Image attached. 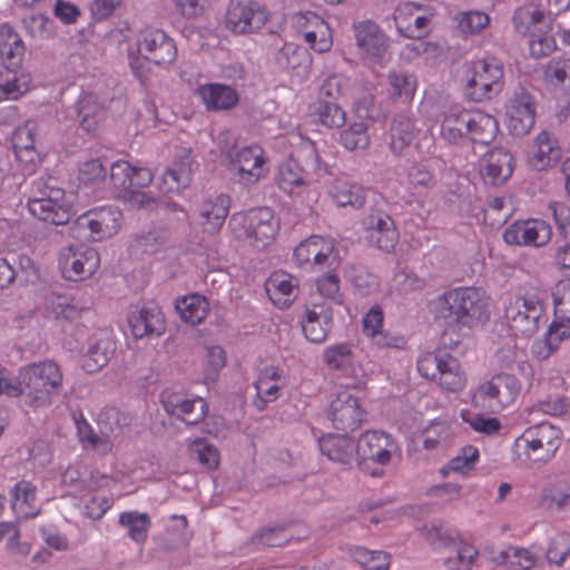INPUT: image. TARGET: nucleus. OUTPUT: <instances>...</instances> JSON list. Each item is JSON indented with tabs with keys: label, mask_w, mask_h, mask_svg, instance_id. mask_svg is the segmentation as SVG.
I'll use <instances>...</instances> for the list:
<instances>
[{
	"label": "nucleus",
	"mask_w": 570,
	"mask_h": 570,
	"mask_svg": "<svg viewBox=\"0 0 570 570\" xmlns=\"http://www.w3.org/2000/svg\"><path fill=\"white\" fill-rule=\"evenodd\" d=\"M436 318L472 327L489 318V299L475 287H459L444 292L431 302Z\"/></svg>",
	"instance_id": "obj_1"
},
{
	"label": "nucleus",
	"mask_w": 570,
	"mask_h": 570,
	"mask_svg": "<svg viewBox=\"0 0 570 570\" xmlns=\"http://www.w3.org/2000/svg\"><path fill=\"white\" fill-rule=\"evenodd\" d=\"M24 385V403L30 407L52 404L62 387V373L57 363L43 361L28 364L19 370Z\"/></svg>",
	"instance_id": "obj_2"
},
{
	"label": "nucleus",
	"mask_w": 570,
	"mask_h": 570,
	"mask_svg": "<svg viewBox=\"0 0 570 570\" xmlns=\"http://www.w3.org/2000/svg\"><path fill=\"white\" fill-rule=\"evenodd\" d=\"M33 197L28 202L29 212L38 219L52 225H65L71 217L66 193L55 177H41L32 184Z\"/></svg>",
	"instance_id": "obj_3"
},
{
	"label": "nucleus",
	"mask_w": 570,
	"mask_h": 570,
	"mask_svg": "<svg viewBox=\"0 0 570 570\" xmlns=\"http://www.w3.org/2000/svg\"><path fill=\"white\" fill-rule=\"evenodd\" d=\"M521 389L522 384L517 376L495 374L470 390L471 404L474 409L500 413L515 404Z\"/></svg>",
	"instance_id": "obj_4"
},
{
	"label": "nucleus",
	"mask_w": 570,
	"mask_h": 570,
	"mask_svg": "<svg viewBox=\"0 0 570 570\" xmlns=\"http://www.w3.org/2000/svg\"><path fill=\"white\" fill-rule=\"evenodd\" d=\"M229 225L235 233H238V237H243L257 248L267 246L279 230V220L268 207L234 214Z\"/></svg>",
	"instance_id": "obj_5"
},
{
	"label": "nucleus",
	"mask_w": 570,
	"mask_h": 570,
	"mask_svg": "<svg viewBox=\"0 0 570 570\" xmlns=\"http://www.w3.org/2000/svg\"><path fill=\"white\" fill-rule=\"evenodd\" d=\"M503 313L514 336L530 337L538 332L544 308L535 295H514L504 299Z\"/></svg>",
	"instance_id": "obj_6"
},
{
	"label": "nucleus",
	"mask_w": 570,
	"mask_h": 570,
	"mask_svg": "<svg viewBox=\"0 0 570 570\" xmlns=\"http://www.w3.org/2000/svg\"><path fill=\"white\" fill-rule=\"evenodd\" d=\"M562 432L549 422L529 426L517 440L515 445L523 448L525 455L534 462L550 461L561 445Z\"/></svg>",
	"instance_id": "obj_7"
},
{
	"label": "nucleus",
	"mask_w": 570,
	"mask_h": 570,
	"mask_svg": "<svg viewBox=\"0 0 570 570\" xmlns=\"http://www.w3.org/2000/svg\"><path fill=\"white\" fill-rule=\"evenodd\" d=\"M465 78V94L474 101L490 99L503 88V68L494 60L473 61Z\"/></svg>",
	"instance_id": "obj_8"
},
{
	"label": "nucleus",
	"mask_w": 570,
	"mask_h": 570,
	"mask_svg": "<svg viewBox=\"0 0 570 570\" xmlns=\"http://www.w3.org/2000/svg\"><path fill=\"white\" fill-rule=\"evenodd\" d=\"M268 21L265 7L253 0H230L225 13V28L236 35L256 33Z\"/></svg>",
	"instance_id": "obj_9"
},
{
	"label": "nucleus",
	"mask_w": 570,
	"mask_h": 570,
	"mask_svg": "<svg viewBox=\"0 0 570 570\" xmlns=\"http://www.w3.org/2000/svg\"><path fill=\"white\" fill-rule=\"evenodd\" d=\"M355 47L362 62L366 66L380 65L390 47V39L381 27L372 20L353 24Z\"/></svg>",
	"instance_id": "obj_10"
},
{
	"label": "nucleus",
	"mask_w": 570,
	"mask_h": 570,
	"mask_svg": "<svg viewBox=\"0 0 570 570\" xmlns=\"http://www.w3.org/2000/svg\"><path fill=\"white\" fill-rule=\"evenodd\" d=\"M365 416L363 402L352 387L340 390L327 410V419L333 428L345 432L358 429Z\"/></svg>",
	"instance_id": "obj_11"
},
{
	"label": "nucleus",
	"mask_w": 570,
	"mask_h": 570,
	"mask_svg": "<svg viewBox=\"0 0 570 570\" xmlns=\"http://www.w3.org/2000/svg\"><path fill=\"white\" fill-rule=\"evenodd\" d=\"M400 455L401 449L397 441L383 431H366L361 434L356 443V458L360 465L368 461L385 466Z\"/></svg>",
	"instance_id": "obj_12"
},
{
	"label": "nucleus",
	"mask_w": 570,
	"mask_h": 570,
	"mask_svg": "<svg viewBox=\"0 0 570 570\" xmlns=\"http://www.w3.org/2000/svg\"><path fill=\"white\" fill-rule=\"evenodd\" d=\"M141 58L160 68H168L177 59V47L173 38L158 28L142 29L136 39Z\"/></svg>",
	"instance_id": "obj_13"
},
{
	"label": "nucleus",
	"mask_w": 570,
	"mask_h": 570,
	"mask_svg": "<svg viewBox=\"0 0 570 570\" xmlns=\"http://www.w3.org/2000/svg\"><path fill=\"white\" fill-rule=\"evenodd\" d=\"M122 220L121 210L112 205L99 206L87 210L75 220L78 229L88 230L83 237L100 242L112 237L119 230Z\"/></svg>",
	"instance_id": "obj_14"
},
{
	"label": "nucleus",
	"mask_w": 570,
	"mask_h": 570,
	"mask_svg": "<svg viewBox=\"0 0 570 570\" xmlns=\"http://www.w3.org/2000/svg\"><path fill=\"white\" fill-rule=\"evenodd\" d=\"M299 324L304 337L313 344H322L328 337L334 322L333 307L328 302L320 301L315 296H309L305 303Z\"/></svg>",
	"instance_id": "obj_15"
},
{
	"label": "nucleus",
	"mask_w": 570,
	"mask_h": 570,
	"mask_svg": "<svg viewBox=\"0 0 570 570\" xmlns=\"http://www.w3.org/2000/svg\"><path fill=\"white\" fill-rule=\"evenodd\" d=\"M100 257L95 248L70 245L59 253V268L62 276L71 282L85 281L98 269Z\"/></svg>",
	"instance_id": "obj_16"
},
{
	"label": "nucleus",
	"mask_w": 570,
	"mask_h": 570,
	"mask_svg": "<svg viewBox=\"0 0 570 570\" xmlns=\"http://www.w3.org/2000/svg\"><path fill=\"white\" fill-rule=\"evenodd\" d=\"M552 236L551 227L541 219L518 220L505 228L503 239L509 245L542 247Z\"/></svg>",
	"instance_id": "obj_17"
},
{
	"label": "nucleus",
	"mask_w": 570,
	"mask_h": 570,
	"mask_svg": "<svg viewBox=\"0 0 570 570\" xmlns=\"http://www.w3.org/2000/svg\"><path fill=\"white\" fill-rule=\"evenodd\" d=\"M535 119L534 104L523 89L515 94L507 105V127L513 136H525L533 128Z\"/></svg>",
	"instance_id": "obj_18"
},
{
	"label": "nucleus",
	"mask_w": 570,
	"mask_h": 570,
	"mask_svg": "<svg viewBox=\"0 0 570 570\" xmlns=\"http://www.w3.org/2000/svg\"><path fill=\"white\" fill-rule=\"evenodd\" d=\"M99 424L107 431L102 436L97 435L87 422H78V433L81 441L88 442L92 448L107 452L110 450L108 433L117 434L121 431L122 425L128 424L127 417L116 407L106 409L99 415Z\"/></svg>",
	"instance_id": "obj_19"
},
{
	"label": "nucleus",
	"mask_w": 570,
	"mask_h": 570,
	"mask_svg": "<svg viewBox=\"0 0 570 570\" xmlns=\"http://www.w3.org/2000/svg\"><path fill=\"white\" fill-rule=\"evenodd\" d=\"M368 239L379 249L390 253L399 240V233L393 219L382 210H373L363 219Z\"/></svg>",
	"instance_id": "obj_20"
},
{
	"label": "nucleus",
	"mask_w": 570,
	"mask_h": 570,
	"mask_svg": "<svg viewBox=\"0 0 570 570\" xmlns=\"http://www.w3.org/2000/svg\"><path fill=\"white\" fill-rule=\"evenodd\" d=\"M228 161L245 184H254L265 175L266 159L258 145L239 147Z\"/></svg>",
	"instance_id": "obj_21"
},
{
	"label": "nucleus",
	"mask_w": 570,
	"mask_h": 570,
	"mask_svg": "<svg viewBox=\"0 0 570 570\" xmlns=\"http://www.w3.org/2000/svg\"><path fill=\"white\" fill-rule=\"evenodd\" d=\"M128 323L135 337L159 336L165 331V318L155 303L137 306L128 316Z\"/></svg>",
	"instance_id": "obj_22"
},
{
	"label": "nucleus",
	"mask_w": 570,
	"mask_h": 570,
	"mask_svg": "<svg viewBox=\"0 0 570 570\" xmlns=\"http://www.w3.org/2000/svg\"><path fill=\"white\" fill-rule=\"evenodd\" d=\"M334 252L332 238L313 235L302 242L294 250V261L306 268L323 267Z\"/></svg>",
	"instance_id": "obj_23"
},
{
	"label": "nucleus",
	"mask_w": 570,
	"mask_h": 570,
	"mask_svg": "<svg viewBox=\"0 0 570 570\" xmlns=\"http://www.w3.org/2000/svg\"><path fill=\"white\" fill-rule=\"evenodd\" d=\"M116 348L115 341L107 330L92 334L87 343V350L82 356V367L88 373H95L109 362Z\"/></svg>",
	"instance_id": "obj_24"
},
{
	"label": "nucleus",
	"mask_w": 570,
	"mask_h": 570,
	"mask_svg": "<svg viewBox=\"0 0 570 570\" xmlns=\"http://www.w3.org/2000/svg\"><path fill=\"white\" fill-rule=\"evenodd\" d=\"M514 161L512 155L503 148H494L481 159L480 173L491 185H501L513 173Z\"/></svg>",
	"instance_id": "obj_25"
},
{
	"label": "nucleus",
	"mask_w": 570,
	"mask_h": 570,
	"mask_svg": "<svg viewBox=\"0 0 570 570\" xmlns=\"http://www.w3.org/2000/svg\"><path fill=\"white\" fill-rule=\"evenodd\" d=\"M229 197L224 194L200 204L197 219L204 233L215 235L222 229L229 213Z\"/></svg>",
	"instance_id": "obj_26"
},
{
	"label": "nucleus",
	"mask_w": 570,
	"mask_h": 570,
	"mask_svg": "<svg viewBox=\"0 0 570 570\" xmlns=\"http://www.w3.org/2000/svg\"><path fill=\"white\" fill-rule=\"evenodd\" d=\"M283 385V371L278 366L264 365L259 367L258 377L255 382V389L257 392L255 406L259 411H263L267 403L276 401Z\"/></svg>",
	"instance_id": "obj_27"
},
{
	"label": "nucleus",
	"mask_w": 570,
	"mask_h": 570,
	"mask_svg": "<svg viewBox=\"0 0 570 570\" xmlns=\"http://www.w3.org/2000/svg\"><path fill=\"white\" fill-rule=\"evenodd\" d=\"M469 110L453 107L442 114L440 136L449 145L466 144L469 132Z\"/></svg>",
	"instance_id": "obj_28"
},
{
	"label": "nucleus",
	"mask_w": 570,
	"mask_h": 570,
	"mask_svg": "<svg viewBox=\"0 0 570 570\" xmlns=\"http://www.w3.org/2000/svg\"><path fill=\"white\" fill-rule=\"evenodd\" d=\"M268 60L281 70H294L309 62V57L304 47L276 39L268 51Z\"/></svg>",
	"instance_id": "obj_29"
},
{
	"label": "nucleus",
	"mask_w": 570,
	"mask_h": 570,
	"mask_svg": "<svg viewBox=\"0 0 570 570\" xmlns=\"http://www.w3.org/2000/svg\"><path fill=\"white\" fill-rule=\"evenodd\" d=\"M298 27H315V30H304V39L317 52H326L332 47V36L327 23L314 12L299 13L296 18Z\"/></svg>",
	"instance_id": "obj_30"
},
{
	"label": "nucleus",
	"mask_w": 570,
	"mask_h": 570,
	"mask_svg": "<svg viewBox=\"0 0 570 570\" xmlns=\"http://www.w3.org/2000/svg\"><path fill=\"white\" fill-rule=\"evenodd\" d=\"M193 157L190 153H184L168 167L161 176L159 188L164 193H178L186 188L191 180Z\"/></svg>",
	"instance_id": "obj_31"
},
{
	"label": "nucleus",
	"mask_w": 570,
	"mask_h": 570,
	"mask_svg": "<svg viewBox=\"0 0 570 570\" xmlns=\"http://www.w3.org/2000/svg\"><path fill=\"white\" fill-rule=\"evenodd\" d=\"M26 47L20 35L8 23L0 26V58L6 69L21 66Z\"/></svg>",
	"instance_id": "obj_32"
},
{
	"label": "nucleus",
	"mask_w": 570,
	"mask_h": 570,
	"mask_svg": "<svg viewBox=\"0 0 570 570\" xmlns=\"http://www.w3.org/2000/svg\"><path fill=\"white\" fill-rule=\"evenodd\" d=\"M318 444L322 454L333 462L347 464L356 454V444L347 435L327 434L320 439Z\"/></svg>",
	"instance_id": "obj_33"
},
{
	"label": "nucleus",
	"mask_w": 570,
	"mask_h": 570,
	"mask_svg": "<svg viewBox=\"0 0 570 570\" xmlns=\"http://www.w3.org/2000/svg\"><path fill=\"white\" fill-rule=\"evenodd\" d=\"M206 108L209 110H228L238 102V95L230 86L208 83L197 90Z\"/></svg>",
	"instance_id": "obj_34"
},
{
	"label": "nucleus",
	"mask_w": 570,
	"mask_h": 570,
	"mask_svg": "<svg viewBox=\"0 0 570 570\" xmlns=\"http://www.w3.org/2000/svg\"><path fill=\"white\" fill-rule=\"evenodd\" d=\"M271 299L281 308H287L298 293V282L285 273H274L266 284Z\"/></svg>",
	"instance_id": "obj_35"
},
{
	"label": "nucleus",
	"mask_w": 570,
	"mask_h": 570,
	"mask_svg": "<svg viewBox=\"0 0 570 570\" xmlns=\"http://www.w3.org/2000/svg\"><path fill=\"white\" fill-rule=\"evenodd\" d=\"M530 163L538 169L542 170L556 164L561 157V149L556 138L548 131H541L534 140L531 150Z\"/></svg>",
	"instance_id": "obj_36"
},
{
	"label": "nucleus",
	"mask_w": 570,
	"mask_h": 570,
	"mask_svg": "<svg viewBox=\"0 0 570 570\" xmlns=\"http://www.w3.org/2000/svg\"><path fill=\"white\" fill-rule=\"evenodd\" d=\"M420 130L412 118L406 115H397L393 118L390 128V148L393 154L401 156L410 147Z\"/></svg>",
	"instance_id": "obj_37"
},
{
	"label": "nucleus",
	"mask_w": 570,
	"mask_h": 570,
	"mask_svg": "<svg viewBox=\"0 0 570 570\" xmlns=\"http://www.w3.org/2000/svg\"><path fill=\"white\" fill-rule=\"evenodd\" d=\"M469 132L466 142L489 145L498 134L499 127L494 117L480 111H469Z\"/></svg>",
	"instance_id": "obj_38"
},
{
	"label": "nucleus",
	"mask_w": 570,
	"mask_h": 570,
	"mask_svg": "<svg viewBox=\"0 0 570 570\" xmlns=\"http://www.w3.org/2000/svg\"><path fill=\"white\" fill-rule=\"evenodd\" d=\"M365 194L366 190L361 185L343 178L336 179L330 188L332 199L341 207H362L365 203Z\"/></svg>",
	"instance_id": "obj_39"
},
{
	"label": "nucleus",
	"mask_w": 570,
	"mask_h": 570,
	"mask_svg": "<svg viewBox=\"0 0 570 570\" xmlns=\"http://www.w3.org/2000/svg\"><path fill=\"white\" fill-rule=\"evenodd\" d=\"M539 559V553L527 548L510 546L499 551L493 560L510 570H530Z\"/></svg>",
	"instance_id": "obj_40"
},
{
	"label": "nucleus",
	"mask_w": 570,
	"mask_h": 570,
	"mask_svg": "<svg viewBox=\"0 0 570 570\" xmlns=\"http://www.w3.org/2000/svg\"><path fill=\"white\" fill-rule=\"evenodd\" d=\"M435 382L449 392H459L465 386L466 375L460 362L451 354L445 356Z\"/></svg>",
	"instance_id": "obj_41"
},
{
	"label": "nucleus",
	"mask_w": 570,
	"mask_h": 570,
	"mask_svg": "<svg viewBox=\"0 0 570 570\" xmlns=\"http://www.w3.org/2000/svg\"><path fill=\"white\" fill-rule=\"evenodd\" d=\"M119 524L127 529L128 537L137 544H144L147 541L151 527V521L147 513L138 511L121 512Z\"/></svg>",
	"instance_id": "obj_42"
},
{
	"label": "nucleus",
	"mask_w": 570,
	"mask_h": 570,
	"mask_svg": "<svg viewBox=\"0 0 570 570\" xmlns=\"http://www.w3.org/2000/svg\"><path fill=\"white\" fill-rule=\"evenodd\" d=\"M407 184L414 195L425 196L433 190L438 180L425 163H414L406 173Z\"/></svg>",
	"instance_id": "obj_43"
},
{
	"label": "nucleus",
	"mask_w": 570,
	"mask_h": 570,
	"mask_svg": "<svg viewBox=\"0 0 570 570\" xmlns=\"http://www.w3.org/2000/svg\"><path fill=\"white\" fill-rule=\"evenodd\" d=\"M390 96L394 100L409 102L416 90V78L406 71L392 70L387 75Z\"/></svg>",
	"instance_id": "obj_44"
},
{
	"label": "nucleus",
	"mask_w": 570,
	"mask_h": 570,
	"mask_svg": "<svg viewBox=\"0 0 570 570\" xmlns=\"http://www.w3.org/2000/svg\"><path fill=\"white\" fill-rule=\"evenodd\" d=\"M208 306L209 304L204 296L194 294L180 299L177 309L186 323L198 325L206 318Z\"/></svg>",
	"instance_id": "obj_45"
},
{
	"label": "nucleus",
	"mask_w": 570,
	"mask_h": 570,
	"mask_svg": "<svg viewBox=\"0 0 570 570\" xmlns=\"http://www.w3.org/2000/svg\"><path fill=\"white\" fill-rule=\"evenodd\" d=\"M276 183L285 193H295L296 189L302 188L305 185V177L302 167L293 159L284 161L278 168Z\"/></svg>",
	"instance_id": "obj_46"
},
{
	"label": "nucleus",
	"mask_w": 570,
	"mask_h": 570,
	"mask_svg": "<svg viewBox=\"0 0 570 570\" xmlns=\"http://www.w3.org/2000/svg\"><path fill=\"white\" fill-rule=\"evenodd\" d=\"M354 353L347 343L334 344L324 350L323 362L333 371L347 372L353 364Z\"/></svg>",
	"instance_id": "obj_47"
},
{
	"label": "nucleus",
	"mask_w": 570,
	"mask_h": 570,
	"mask_svg": "<svg viewBox=\"0 0 570 570\" xmlns=\"http://www.w3.org/2000/svg\"><path fill=\"white\" fill-rule=\"evenodd\" d=\"M351 556L364 570H390L391 556L385 551H372L364 547H354Z\"/></svg>",
	"instance_id": "obj_48"
},
{
	"label": "nucleus",
	"mask_w": 570,
	"mask_h": 570,
	"mask_svg": "<svg viewBox=\"0 0 570 570\" xmlns=\"http://www.w3.org/2000/svg\"><path fill=\"white\" fill-rule=\"evenodd\" d=\"M77 110L80 127L87 132H94L102 120V108L92 96H87L78 101Z\"/></svg>",
	"instance_id": "obj_49"
},
{
	"label": "nucleus",
	"mask_w": 570,
	"mask_h": 570,
	"mask_svg": "<svg viewBox=\"0 0 570 570\" xmlns=\"http://www.w3.org/2000/svg\"><path fill=\"white\" fill-rule=\"evenodd\" d=\"M28 90V76L17 73V69H7V71L0 76V92L2 98L16 100Z\"/></svg>",
	"instance_id": "obj_50"
},
{
	"label": "nucleus",
	"mask_w": 570,
	"mask_h": 570,
	"mask_svg": "<svg viewBox=\"0 0 570 570\" xmlns=\"http://www.w3.org/2000/svg\"><path fill=\"white\" fill-rule=\"evenodd\" d=\"M461 417L474 432L487 436L497 435L502 429L501 421L498 417L474 413L470 410H463Z\"/></svg>",
	"instance_id": "obj_51"
},
{
	"label": "nucleus",
	"mask_w": 570,
	"mask_h": 570,
	"mask_svg": "<svg viewBox=\"0 0 570 570\" xmlns=\"http://www.w3.org/2000/svg\"><path fill=\"white\" fill-rule=\"evenodd\" d=\"M421 534L434 549H441L454 541V532L441 521L424 523Z\"/></svg>",
	"instance_id": "obj_52"
},
{
	"label": "nucleus",
	"mask_w": 570,
	"mask_h": 570,
	"mask_svg": "<svg viewBox=\"0 0 570 570\" xmlns=\"http://www.w3.org/2000/svg\"><path fill=\"white\" fill-rule=\"evenodd\" d=\"M317 294H312L320 298V301L328 302L331 305H342L343 295L340 291V278L334 273L323 275L316 281Z\"/></svg>",
	"instance_id": "obj_53"
},
{
	"label": "nucleus",
	"mask_w": 570,
	"mask_h": 570,
	"mask_svg": "<svg viewBox=\"0 0 570 570\" xmlns=\"http://www.w3.org/2000/svg\"><path fill=\"white\" fill-rule=\"evenodd\" d=\"M367 125L364 121L354 122L341 132V142L348 150H364L370 146Z\"/></svg>",
	"instance_id": "obj_54"
},
{
	"label": "nucleus",
	"mask_w": 570,
	"mask_h": 570,
	"mask_svg": "<svg viewBox=\"0 0 570 570\" xmlns=\"http://www.w3.org/2000/svg\"><path fill=\"white\" fill-rule=\"evenodd\" d=\"M543 80L559 87L570 78V58H553L542 66Z\"/></svg>",
	"instance_id": "obj_55"
},
{
	"label": "nucleus",
	"mask_w": 570,
	"mask_h": 570,
	"mask_svg": "<svg viewBox=\"0 0 570 570\" xmlns=\"http://www.w3.org/2000/svg\"><path fill=\"white\" fill-rule=\"evenodd\" d=\"M458 28L463 35L481 32L490 23V17L482 11H463L456 14Z\"/></svg>",
	"instance_id": "obj_56"
},
{
	"label": "nucleus",
	"mask_w": 570,
	"mask_h": 570,
	"mask_svg": "<svg viewBox=\"0 0 570 570\" xmlns=\"http://www.w3.org/2000/svg\"><path fill=\"white\" fill-rule=\"evenodd\" d=\"M318 121L328 128H341L346 122L345 111L335 101H318Z\"/></svg>",
	"instance_id": "obj_57"
},
{
	"label": "nucleus",
	"mask_w": 570,
	"mask_h": 570,
	"mask_svg": "<svg viewBox=\"0 0 570 570\" xmlns=\"http://www.w3.org/2000/svg\"><path fill=\"white\" fill-rule=\"evenodd\" d=\"M206 413L207 404L203 399H185L175 416L184 421L187 425H196L203 421Z\"/></svg>",
	"instance_id": "obj_58"
},
{
	"label": "nucleus",
	"mask_w": 570,
	"mask_h": 570,
	"mask_svg": "<svg viewBox=\"0 0 570 570\" xmlns=\"http://www.w3.org/2000/svg\"><path fill=\"white\" fill-rule=\"evenodd\" d=\"M448 354L446 352H428L422 354L416 362L417 372L425 379L436 381L442 363Z\"/></svg>",
	"instance_id": "obj_59"
},
{
	"label": "nucleus",
	"mask_w": 570,
	"mask_h": 570,
	"mask_svg": "<svg viewBox=\"0 0 570 570\" xmlns=\"http://www.w3.org/2000/svg\"><path fill=\"white\" fill-rule=\"evenodd\" d=\"M512 20L519 33H527L530 27L543 22L544 12L533 7H521L515 10Z\"/></svg>",
	"instance_id": "obj_60"
},
{
	"label": "nucleus",
	"mask_w": 570,
	"mask_h": 570,
	"mask_svg": "<svg viewBox=\"0 0 570 570\" xmlns=\"http://www.w3.org/2000/svg\"><path fill=\"white\" fill-rule=\"evenodd\" d=\"M553 302L556 316L570 321V279H562L556 284Z\"/></svg>",
	"instance_id": "obj_61"
},
{
	"label": "nucleus",
	"mask_w": 570,
	"mask_h": 570,
	"mask_svg": "<svg viewBox=\"0 0 570 570\" xmlns=\"http://www.w3.org/2000/svg\"><path fill=\"white\" fill-rule=\"evenodd\" d=\"M190 452L208 469H215L219 463L218 450L204 439L195 440L190 445Z\"/></svg>",
	"instance_id": "obj_62"
},
{
	"label": "nucleus",
	"mask_w": 570,
	"mask_h": 570,
	"mask_svg": "<svg viewBox=\"0 0 570 570\" xmlns=\"http://www.w3.org/2000/svg\"><path fill=\"white\" fill-rule=\"evenodd\" d=\"M35 129L36 125L33 122H27L14 131L12 145L17 157H21L23 151L29 153L33 150Z\"/></svg>",
	"instance_id": "obj_63"
},
{
	"label": "nucleus",
	"mask_w": 570,
	"mask_h": 570,
	"mask_svg": "<svg viewBox=\"0 0 570 570\" xmlns=\"http://www.w3.org/2000/svg\"><path fill=\"white\" fill-rule=\"evenodd\" d=\"M131 174H134V166L126 160H118L110 166V179L121 191L131 190Z\"/></svg>",
	"instance_id": "obj_64"
}]
</instances>
